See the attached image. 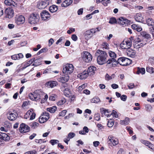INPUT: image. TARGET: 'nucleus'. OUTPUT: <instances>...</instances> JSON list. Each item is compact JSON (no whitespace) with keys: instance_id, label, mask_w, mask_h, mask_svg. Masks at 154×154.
<instances>
[{"instance_id":"nucleus-1","label":"nucleus","mask_w":154,"mask_h":154,"mask_svg":"<svg viewBox=\"0 0 154 154\" xmlns=\"http://www.w3.org/2000/svg\"><path fill=\"white\" fill-rule=\"evenodd\" d=\"M97 53L98 54L97 58V61L98 64L103 65L107 62L106 59L107 55L106 52L100 50H98Z\"/></svg>"},{"instance_id":"nucleus-2","label":"nucleus","mask_w":154,"mask_h":154,"mask_svg":"<svg viewBox=\"0 0 154 154\" xmlns=\"http://www.w3.org/2000/svg\"><path fill=\"white\" fill-rule=\"evenodd\" d=\"M40 19L39 15L36 13L31 14L29 18V22L31 24H37Z\"/></svg>"},{"instance_id":"nucleus-3","label":"nucleus","mask_w":154,"mask_h":154,"mask_svg":"<svg viewBox=\"0 0 154 154\" xmlns=\"http://www.w3.org/2000/svg\"><path fill=\"white\" fill-rule=\"evenodd\" d=\"M116 63L117 64H119L123 66H126L131 64V60L128 58L122 57L118 58Z\"/></svg>"},{"instance_id":"nucleus-4","label":"nucleus","mask_w":154,"mask_h":154,"mask_svg":"<svg viewBox=\"0 0 154 154\" xmlns=\"http://www.w3.org/2000/svg\"><path fill=\"white\" fill-rule=\"evenodd\" d=\"M74 70L73 65L71 64L67 63L65 65L63 68V73L67 75L72 73Z\"/></svg>"},{"instance_id":"nucleus-5","label":"nucleus","mask_w":154,"mask_h":154,"mask_svg":"<svg viewBox=\"0 0 154 154\" xmlns=\"http://www.w3.org/2000/svg\"><path fill=\"white\" fill-rule=\"evenodd\" d=\"M8 119L11 121L15 120L17 118L18 114L16 111L14 109H10L7 115Z\"/></svg>"},{"instance_id":"nucleus-6","label":"nucleus","mask_w":154,"mask_h":154,"mask_svg":"<svg viewBox=\"0 0 154 154\" xmlns=\"http://www.w3.org/2000/svg\"><path fill=\"white\" fill-rule=\"evenodd\" d=\"M82 57L83 60L87 63L90 62L92 59V57L91 54L86 51L83 52Z\"/></svg>"},{"instance_id":"nucleus-7","label":"nucleus","mask_w":154,"mask_h":154,"mask_svg":"<svg viewBox=\"0 0 154 154\" xmlns=\"http://www.w3.org/2000/svg\"><path fill=\"white\" fill-rule=\"evenodd\" d=\"M100 31L98 28L93 29L90 30L86 31L85 33V38L86 39H88L92 36L93 33Z\"/></svg>"},{"instance_id":"nucleus-8","label":"nucleus","mask_w":154,"mask_h":154,"mask_svg":"<svg viewBox=\"0 0 154 154\" xmlns=\"http://www.w3.org/2000/svg\"><path fill=\"white\" fill-rule=\"evenodd\" d=\"M132 42L131 40L130 39L123 41L120 44V48L123 49L127 50L131 47Z\"/></svg>"},{"instance_id":"nucleus-9","label":"nucleus","mask_w":154,"mask_h":154,"mask_svg":"<svg viewBox=\"0 0 154 154\" xmlns=\"http://www.w3.org/2000/svg\"><path fill=\"white\" fill-rule=\"evenodd\" d=\"M49 113L47 112H43L39 118V121L41 123H44L46 122L49 119Z\"/></svg>"},{"instance_id":"nucleus-10","label":"nucleus","mask_w":154,"mask_h":154,"mask_svg":"<svg viewBox=\"0 0 154 154\" xmlns=\"http://www.w3.org/2000/svg\"><path fill=\"white\" fill-rule=\"evenodd\" d=\"M15 21L17 25L23 24L25 21V17L21 15H17L15 18Z\"/></svg>"},{"instance_id":"nucleus-11","label":"nucleus","mask_w":154,"mask_h":154,"mask_svg":"<svg viewBox=\"0 0 154 154\" xmlns=\"http://www.w3.org/2000/svg\"><path fill=\"white\" fill-rule=\"evenodd\" d=\"M146 44V41L141 40L139 38H138L134 42V48H138L143 47Z\"/></svg>"},{"instance_id":"nucleus-12","label":"nucleus","mask_w":154,"mask_h":154,"mask_svg":"<svg viewBox=\"0 0 154 154\" xmlns=\"http://www.w3.org/2000/svg\"><path fill=\"white\" fill-rule=\"evenodd\" d=\"M109 54L111 59H109L107 61V64H109L112 62H117V60L116 59V53L113 51H110L109 52Z\"/></svg>"},{"instance_id":"nucleus-13","label":"nucleus","mask_w":154,"mask_h":154,"mask_svg":"<svg viewBox=\"0 0 154 154\" xmlns=\"http://www.w3.org/2000/svg\"><path fill=\"white\" fill-rule=\"evenodd\" d=\"M49 0H42V1L38 4L37 6L39 9L45 8L49 4Z\"/></svg>"},{"instance_id":"nucleus-14","label":"nucleus","mask_w":154,"mask_h":154,"mask_svg":"<svg viewBox=\"0 0 154 154\" xmlns=\"http://www.w3.org/2000/svg\"><path fill=\"white\" fill-rule=\"evenodd\" d=\"M109 144L111 143L114 146H115L119 143V141L117 139L112 136H109L108 137Z\"/></svg>"},{"instance_id":"nucleus-15","label":"nucleus","mask_w":154,"mask_h":154,"mask_svg":"<svg viewBox=\"0 0 154 154\" xmlns=\"http://www.w3.org/2000/svg\"><path fill=\"white\" fill-rule=\"evenodd\" d=\"M42 20H46L50 17V15L48 11L43 10L40 14Z\"/></svg>"},{"instance_id":"nucleus-16","label":"nucleus","mask_w":154,"mask_h":154,"mask_svg":"<svg viewBox=\"0 0 154 154\" xmlns=\"http://www.w3.org/2000/svg\"><path fill=\"white\" fill-rule=\"evenodd\" d=\"M29 127L25 124H20L19 128V131L21 133H26L29 131Z\"/></svg>"},{"instance_id":"nucleus-17","label":"nucleus","mask_w":154,"mask_h":154,"mask_svg":"<svg viewBox=\"0 0 154 154\" xmlns=\"http://www.w3.org/2000/svg\"><path fill=\"white\" fill-rule=\"evenodd\" d=\"M130 21L123 17H120L119 19V23L120 24L125 26L130 24Z\"/></svg>"},{"instance_id":"nucleus-18","label":"nucleus","mask_w":154,"mask_h":154,"mask_svg":"<svg viewBox=\"0 0 154 154\" xmlns=\"http://www.w3.org/2000/svg\"><path fill=\"white\" fill-rule=\"evenodd\" d=\"M5 14L6 17L9 19L11 18L14 16V10L11 8L7 9L5 10Z\"/></svg>"},{"instance_id":"nucleus-19","label":"nucleus","mask_w":154,"mask_h":154,"mask_svg":"<svg viewBox=\"0 0 154 154\" xmlns=\"http://www.w3.org/2000/svg\"><path fill=\"white\" fill-rule=\"evenodd\" d=\"M58 85L57 82L54 81H50L47 82L46 85L48 88H52Z\"/></svg>"},{"instance_id":"nucleus-20","label":"nucleus","mask_w":154,"mask_h":154,"mask_svg":"<svg viewBox=\"0 0 154 154\" xmlns=\"http://www.w3.org/2000/svg\"><path fill=\"white\" fill-rule=\"evenodd\" d=\"M10 139L9 136L7 134L2 132H0V140L8 141L10 140Z\"/></svg>"},{"instance_id":"nucleus-21","label":"nucleus","mask_w":154,"mask_h":154,"mask_svg":"<svg viewBox=\"0 0 154 154\" xmlns=\"http://www.w3.org/2000/svg\"><path fill=\"white\" fill-rule=\"evenodd\" d=\"M69 79V76L66 74V75H63L62 77L59 78L58 80L60 82L64 83L67 82Z\"/></svg>"},{"instance_id":"nucleus-22","label":"nucleus","mask_w":154,"mask_h":154,"mask_svg":"<svg viewBox=\"0 0 154 154\" xmlns=\"http://www.w3.org/2000/svg\"><path fill=\"white\" fill-rule=\"evenodd\" d=\"M4 3L7 6H13L14 7H16L17 6V4L12 0H5Z\"/></svg>"},{"instance_id":"nucleus-23","label":"nucleus","mask_w":154,"mask_h":154,"mask_svg":"<svg viewBox=\"0 0 154 154\" xmlns=\"http://www.w3.org/2000/svg\"><path fill=\"white\" fill-rule=\"evenodd\" d=\"M96 70V68L93 66H91L88 68V69L86 71L89 75L91 76L94 73L95 71Z\"/></svg>"},{"instance_id":"nucleus-24","label":"nucleus","mask_w":154,"mask_h":154,"mask_svg":"<svg viewBox=\"0 0 154 154\" xmlns=\"http://www.w3.org/2000/svg\"><path fill=\"white\" fill-rule=\"evenodd\" d=\"M88 75H89L88 72L86 71H84L81 74H78L77 76L80 79H86Z\"/></svg>"},{"instance_id":"nucleus-25","label":"nucleus","mask_w":154,"mask_h":154,"mask_svg":"<svg viewBox=\"0 0 154 154\" xmlns=\"http://www.w3.org/2000/svg\"><path fill=\"white\" fill-rule=\"evenodd\" d=\"M126 53L128 56L131 57H134L135 56L136 53L135 51L130 48L126 50Z\"/></svg>"},{"instance_id":"nucleus-26","label":"nucleus","mask_w":154,"mask_h":154,"mask_svg":"<svg viewBox=\"0 0 154 154\" xmlns=\"http://www.w3.org/2000/svg\"><path fill=\"white\" fill-rule=\"evenodd\" d=\"M23 56L22 54L19 53L16 54H14L11 56V58L14 60H19L23 57Z\"/></svg>"},{"instance_id":"nucleus-27","label":"nucleus","mask_w":154,"mask_h":154,"mask_svg":"<svg viewBox=\"0 0 154 154\" xmlns=\"http://www.w3.org/2000/svg\"><path fill=\"white\" fill-rule=\"evenodd\" d=\"M72 0H65L61 4L62 7H67L70 5L72 3Z\"/></svg>"},{"instance_id":"nucleus-28","label":"nucleus","mask_w":154,"mask_h":154,"mask_svg":"<svg viewBox=\"0 0 154 154\" xmlns=\"http://www.w3.org/2000/svg\"><path fill=\"white\" fill-rule=\"evenodd\" d=\"M143 19V17L140 13H139L136 14L135 17V20L137 21L141 22L142 21Z\"/></svg>"},{"instance_id":"nucleus-29","label":"nucleus","mask_w":154,"mask_h":154,"mask_svg":"<svg viewBox=\"0 0 154 154\" xmlns=\"http://www.w3.org/2000/svg\"><path fill=\"white\" fill-rule=\"evenodd\" d=\"M35 59V58H32L26 62L24 64V66L22 68V70L24 69L27 67L29 66L34 62Z\"/></svg>"},{"instance_id":"nucleus-30","label":"nucleus","mask_w":154,"mask_h":154,"mask_svg":"<svg viewBox=\"0 0 154 154\" xmlns=\"http://www.w3.org/2000/svg\"><path fill=\"white\" fill-rule=\"evenodd\" d=\"M42 59L40 58H39L36 60H34V63L32 65V66H37L41 64Z\"/></svg>"},{"instance_id":"nucleus-31","label":"nucleus","mask_w":154,"mask_h":154,"mask_svg":"<svg viewBox=\"0 0 154 154\" xmlns=\"http://www.w3.org/2000/svg\"><path fill=\"white\" fill-rule=\"evenodd\" d=\"M40 91L39 90H36L33 93L34 95H35V98L36 100L40 99L41 97L40 94Z\"/></svg>"},{"instance_id":"nucleus-32","label":"nucleus","mask_w":154,"mask_h":154,"mask_svg":"<svg viewBox=\"0 0 154 154\" xmlns=\"http://www.w3.org/2000/svg\"><path fill=\"white\" fill-rule=\"evenodd\" d=\"M140 35L143 37L146 38L151 39L150 35L145 31H142L140 32Z\"/></svg>"},{"instance_id":"nucleus-33","label":"nucleus","mask_w":154,"mask_h":154,"mask_svg":"<svg viewBox=\"0 0 154 154\" xmlns=\"http://www.w3.org/2000/svg\"><path fill=\"white\" fill-rule=\"evenodd\" d=\"M146 23L149 26H153L154 25V22L152 19L151 18H149L146 19Z\"/></svg>"},{"instance_id":"nucleus-34","label":"nucleus","mask_w":154,"mask_h":154,"mask_svg":"<svg viewBox=\"0 0 154 154\" xmlns=\"http://www.w3.org/2000/svg\"><path fill=\"white\" fill-rule=\"evenodd\" d=\"M49 10L51 13L56 12L58 9V7L55 5H53L49 7Z\"/></svg>"},{"instance_id":"nucleus-35","label":"nucleus","mask_w":154,"mask_h":154,"mask_svg":"<svg viewBox=\"0 0 154 154\" xmlns=\"http://www.w3.org/2000/svg\"><path fill=\"white\" fill-rule=\"evenodd\" d=\"M129 121V119L128 117H126L124 120L121 121L120 123L122 125H127L128 124Z\"/></svg>"},{"instance_id":"nucleus-36","label":"nucleus","mask_w":154,"mask_h":154,"mask_svg":"<svg viewBox=\"0 0 154 154\" xmlns=\"http://www.w3.org/2000/svg\"><path fill=\"white\" fill-rule=\"evenodd\" d=\"M57 107L56 106H53L51 107L47 108V110L51 113H54L57 110Z\"/></svg>"},{"instance_id":"nucleus-37","label":"nucleus","mask_w":154,"mask_h":154,"mask_svg":"<svg viewBox=\"0 0 154 154\" xmlns=\"http://www.w3.org/2000/svg\"><path fill=\"white\" fill-rule=\"evenodd\" d=\"M145 72V69L143 68H140L139 67L137 68V74H139L141 73L142 74H144Z\"/></svg>"},{"instance_id":"nucleus-38","label":"nucleus","mask_w":154,"mask_h":154,"mask_svg":"<svg viewBox=\"0 0 154 154\" xmlns=\"http://www.w3.org/2000/svg\"><path fill=\"white\" fill-rule=\"evenodd\" d=\"M91 101L92 103H97L100 102V100L98 97H95L91 100Z\"/></svg>"},{"instance_id":"nucleus-39","label":"nucleus","mask_w":154,"mask_h":154,"mask_svg":"<svg viewBox=\"0 0 154 154\" xmlns=\"http://www.w3.org/2000/svg\"><path fill=\"white\" fill-rule=\"evenodd\" d=\"M66 102V100L64 98L62 99L57 103V104L58 106H60Z\"/></svg>"},{"instance_id":"nucleus-40","label":"nucleus","mask_w":154,"mask_h":154,"mask_svg":"<svg viewBox=\"0 0 154 154\" xmlns=\"http://www.w3.org/2000/svg\"><path fill=\"white\" fill-rule=\"evenodd\" d=\"M146 71L150 73H152L154 72V68L151 67H147L146 68Z\"/></svg>"},{"instance_id":"nucleus-41","label":"nucleus","mask_w":154,"mask_h":154,"mask_svg":"<svg viewBox=\"0 0 154 154\" xmlns=\"http://www.w3.org/2000/svg\"><path fill=\"white\" fill-rule=\"evenodd\" d=\"M57 97V95L54 94H52L49 97V99L51 101H55Z\"/></svg>"},{"instance_id":"nucleus-42","label":"nucleus","mask_w":154,"mask_h":154,"mask_svg":"<svg viewBox=\"0 0 154 154\" xmlns=\"http://www.w3.org/2000/svg\"><path fill=\"white\" fill-rule=\"evenodd\" d=\"M30 111H31L30 115V119L31 120H32L35 117V113L34 112L33 110L32 109H30Z\"/></svg>"},{"instance_id":"nucleus-43","label":"nucleus","mask_w":154,"mask_h":154,"mask_svg":"<svg viewBox=\"0 0 154 154\" xmlns=\"http://www.w3.org/2000/svg\"><path fill=\"white\" fill-rule=\"evenodd\" d=\"M28 96L31 100H36L35 98V95H34L33 92L29 94Z\"/></svg>"},{"instance_id":"nucleus-44","label":"nucleus","mask_w":154,"mask_h":154,"mask_svg":"<svg viewBox=\"0 0 154 154\" xmlns=\"http://www.w3.org/2000/svg\"><path fill=\"white\" fill-rule=\"evenodd\" d=\"M146 110L148 112H150L152 109V106L149 104H147L145 105Z\"/></svg>"},{"instance_id":"nucleus-45","label":"nucleus","mask_w":154,"mask_h":154,"mask_svg":"<svg viewBox=\"0 0 154 154\" xmlns=\"http://www.w3.org/2000/svg\"><path fill=\"white\" fill-rule=\"evenodd\" d=\"M116 19L114 17H112L110 19L109 23L111 24H114L116 23Z\"/></svg>"},{"instance_id":"nucleus-46","label":"nucleus","mask_w":154,"mask_h":154,"mask_svg":"<svg viewBox=\"0 0 154 154\" xmlns=\"http://www.w3.org/2000/svg\"><path fill=\"white\" fill-rule=\"evenodd\" d=\"M95 119L97 121H99L100 119V115L99 113H96L94 115Z\"/></svg>"},{"instance_id":"nucleus-47","label":"nucleus","mask_w":154,"mask_h":154,"mask_svg":"<svg viewBox=\"0 0 154 154\" xmlns=\"http://www.w3.org/2000/svg\"><path fill=\"white\" fill-rule=\"evenodd\" d=\"M75 135V134L73 132H70L68 135V137L70 139H71L74 137Z\"/></svg>"},{"instance_id":"nucleus-48","label":"nucleus","mask_w":154,"mask_h":154,"mask_svg":"<svg viewBox=\"0 0 154 154\" xmlns=\"http://www.w3.org/2000/svg\"><path fill=\"white\" fill-rule=\"evenodd\" d=\"M59 142V141L57 140H51L50 141V143L53 146L57 144Z\"/></svg>"},{"instance_id":"nucleus-49","label":"nucleus","mask_w":154,"mask_h":154,"mask_svg":"<svg viewBox=\"0 0 154 154\" xmlns=\"http://www.w3.org/2000/svg\"><path fill=\"white\" fill-rule=\"evenodd\" d=\"M31 111H30V109L26 112V114L24 116V119H27L29 117V116L30 115V113H31Z\"/></svg>"},{"instance_id":"nucleus-50","label":"nucleus","mask_w":154,"mask_h":154,"mask_svg":"<svg viewBox=\"0 0 154 154\" xmlns=\"http://www.w3.org/2000/svg\"><path fill=\"white\" fill-rule=\"evenodd\" d=\"M140 142L141 143L144 144H145L146 146H148V145H149L150 142H149L144 140H140Z\"/></svg>"},{"instance_id":"nucleus-51","label":"nucleus","mask_w":154,"mask_h":154,"mask_svg":"<svg viewBox=\"0 0 154 154\" xmlns=\"http://www.w3.org/2000/svg\"><path fill=\"white\" fill-rule=\"evenodd\" d=\"M63 92L65 95L66 96H67L69 93V89L68 88H65Z\"/></svg>"},{"instance_id":"nucleus-52","label":"nucleus","mask_w":154,"mask_h":154,"mask_svg":"<svg viewBox=\"0 0 154 154\" xmlns=\"http://www.w3.org/2000/svg\"><path fill=\"white\" fill-rule=\"evenodd\" d=\"M102 45L103 46V48L106 49H109V45L106 42H103L102 44Z\"/></svg>"},{"instance_id":"nucleus-53","label":"nucleus","mask_w":154,"mask_h":154,"mask_svg":"<svg viewBox=\"0 0 154 154\" xmlns=\"http://www.w3.org/2000/svg\"><path fill=\"white\" fill-rule=\"evenodd\" d=\"M114 117L117 118L118 117V115L117 114L116 111L114 110L112 111V112L111 113Z\"/></svg>"},{"instance_id":"nucleus-54","label":"nucleus","mask_w":154,"mask_h":154,"mask_svg":"<svg viewBox=\"0 0 154 154\" xmlns=\"http://www.w3.org/2000/svg\"><path fill=\"white\" fill-rule=\"evenodd\" d=\"M66 111L65 110H63L61 112H60L59 114V116H64L65 114H66Z\"/></svg>"},{"instance_id":"nucleus-55","label":"nucleus","mask_w":154,"mask_h":154,"mask_svg":"<svg viewBox=\"0 0 154 154\" xmlns=\"http://www.w3.org/2000/svg\"><path fill=\"white\" fill-rule=\"evenodd\" d=\"M39 124L36 122L32 123L31 126L33 128H35L36 127L38 126Z\"/></svg>"},{"instance_id":"nucleus-56","label":"nucleus","mask_w":154,"mask_h":154,"mask_svg":"<svg viewBox=\"0 0 154 154\" xmlns=\"http://www.w3.org/2000/svg\"><path fill=\"white\" fill-rule=\"evenodd\" d=\"M75 31V28H70L69 30L67 31V33L69 34H71L72 32H74Z\"/></svg>"},{"instance_id":"nucleus-57","label":"nucleus","mask_w":154,"mask_h":154,"mask_svg":"<svg viewBox=\"0 0 154 154\" xmlns=\"http://www.w3.org/2000/svg\"><path fill=\"white\" fill-rule=\"evenodd\" d=\"M147 146L152 150L154 151V145L151 143H150L149 145H148Z\"/></svg>"},{"instance_id":"nucleus-58","label":"nucleus","mask_w":154,"mask_h":154,"mask_svg":"<svg viewBox=\"0 0 154 154\" xmlns=\"http://www.w3.org/2000/svg\"><path fill=\"white\" fill-rule=\"evenodd\" d=\"M117 154H125V152L123 149L121 148L118 151Z\"/></svg>"},{"instance_id":"nucleus-59","label":"nucleus","mask_w":154,"mask_h":154,"mask_svg":"<svg viewBox=\"0 0 154 154\" xmlns=\"http://www.w3.org/2000/svg\"><path fill=\"white\" fill-rule=\"evenodd\" d=\"M97 127L99 130H102L104 128L103 126L100 124H98L97 125Z\"/></svg>"},{"instance_id":"nucleus-60","label":"nucleus","mask_w":154,"mask_h":154,"mask_svg":"<svg viewBox=\"0 0 154 154\" xmlns=\"http://www.w3.org/2000/svg\"><path fill=\"white\" fill-rule=\"evenodd\" d=\"M150 32L151 33L153 39H154V26H152L150 28Z\"/></svg>"},{"instance_id":"nucleus-61","label":"nucleus","mask_w":154,"mask_h":154,"mask_svg":"<svg viewBox=\"0 0 154 154\" xmlns=\"http://www.w3.org/2000/svg\"><path fill=\"white\" fill-rule=\"evenodd\" d=\"M87 84H83L81 86H79L78 87V89L80 91H81L82 89H83L85 88Z\"/></svg>"},{"instance_id":"nucleus-62","label":"nucleus","mask_w":154,"mask_h":154,"mask_svg":"<svg viewBox=\"0 0 154 154\" xmlns=\"http://www.w3.org/2000/svg\"><path fill=\"white\" fill-rule=\"evenodd\" d=\"M127 98V97L126 95H122L120 97L121 99L124 101H125L126 100Z\"/></svg>"},{"instance_id":"nucleus-63","label":"nucleus","mask_w":154,"mask_h":154,"mask_svg":"<svg viewBox=\"0 0 154 154\" xmlns=\"http://www.w3.org/2000/svg\"><path fill=\"white\" fill-rule=\"evenodd\" d=\"M149 61L152 65H154V57L150 58L149 59Z\"/></svg>"},{"instance_id":"nucleus-64","label":"nucleus","mask_w":154,"mask_h":154,"mask_svg":"<svg viewBox=\"0 0 154 154\" xmlns=\"http://www.w3.org/2000/svg\"><path fill=\"white\" fill-rule=\"evenodd\" d=\"M36 153V152L35 150L32 151H28L26 152L24 154H35Z\"/></svg>"}]
</instances>
